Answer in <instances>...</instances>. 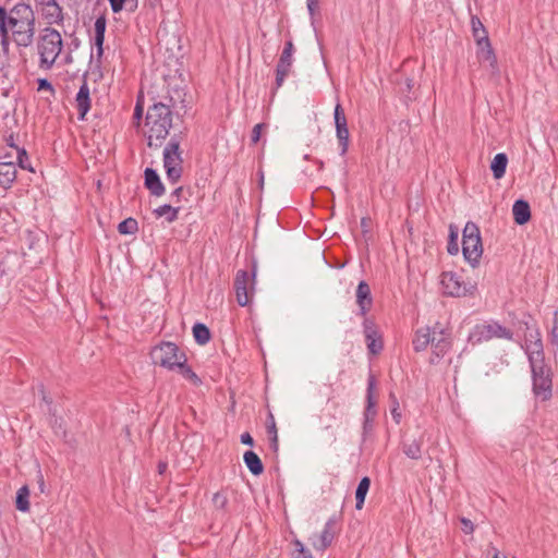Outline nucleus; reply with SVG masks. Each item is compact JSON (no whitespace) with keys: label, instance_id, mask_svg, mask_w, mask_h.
I'll return each instance as SVG.
<instances>
[{"label":"nucleus","instance_id":"f257e3e1","mask_svg":"<svg viewBox=\"0 0 558 558\" xmlns=\"http://www.w3.org/2000/svg\"><path fill=\"white\" fill-rule=\"evenodd\" d=\"M20 47L32 45L35 35V14L31 5L15 4L10 11L0 7V35L3 50L9 49L10 36Z\"/></svg>","mask_w":558,"mask_h":558},{"label":"nucleus","instance_id":"f03ea898","mask_svg":"<svg viewBox=\"0 0 558 558\" xmlns=\"http://www.w3.org/2000/svg\"><path fill=\"white\" fill-rule=\"evenodd\" d=\"M172 126V111L168 105L156 102L147 110L144 135L149 147H160Z\"/></svg>","mask_w":558,"mask_h":558},{"label":"nucleus","instance_id":"7ed1b4c3","mask_svg":"<svg viewBox=\"0 0 558 558\" xmlns=\"http://www.w3.org/2000/svg\"><path fill=\"white\" fill-rule=\"evenodd\" d=\"M62 47L61 34L54 28L46 27L37 40L39 68L41 70H50L61 53Z\"/></svg>","mask_w":558,"mask_h":558},{"label":"nucleus","instance_id":"20e7f679","mask_svg":"<svg viewBox=\"0 0 558 558\" xmlns=\"http://www.w3.org/2000/svg\"><path fill=\"white\" fill-rule=\"evenodd\" d=\"M153 363L160 365L169 371H175L179 362L187 361V357L180 348L173 342H161L153 348L150 352Z\"/></svg>","mask_w":558,"mask_h":558},{"label":"nucleus","instance_id":"39448f33","mask_svg":"<svg viewBox=\"0 0 558 558\" xmlns=\"http://www.w3.org/2000/svg\"><path fill=\"white\" fill-rule=\"evenodd\" d=\"M462 252L465 259L475 266L483 253L481 233L474 222H468L463 229Z\"/></svg>","mask_w":558,"mask_h":558},{"label":"nucleus","instance_id":"423d86ee","mask_svg":"<svg viewBox=\"0 0 558 558\" xmlns=\"http://www.w3.org/2000/svg\"><path fill=\"white\" fill-rule=\"evenodd\" d=\"M473 36L480 47L478 59L482 62H487L493 69L496 68V56L490 46L487 32L477 16L471 19Z\"/></svg>","mask_w":558,"mask_h":558},{"label":"nucleus","instance_id":"0eeeda50","mask_svg":"<svg viewBox=\"0 0 558 558\" xmlns=\"http://www.w3.org/2000/svg\"><path fill=\"white\" fill-rule=\"evenodd\" d=\"M182 161L180 143L172 138L163 150V166L167 178L172 183H177L182 175Z\"/></svg>","mask_w":558,"mask_h":558},{"label":"nucleus","instance_id":"6e6552de","mask_svg":"<svg viewBox=\"0 0 558 558\" xmlns=\"http://www.w3.org/2000/svg\"><path fill=\"white\" fill-rule=\"evenodd\" d=\"M511 337L512 332L499 324L484 323L475 326L473 331L469 335V341L472 344H478L494 338L511 339Z\"/></svg>","mask_w":558,"mask_h":558},{"label":"nucleus","instance_id":"1a4fd4ad","mask_svg":"<svg viewBox=\"0 0 558 558\" xmlns=\"http://www.w3.org/2000/svg\"><path fill=\"white\" fill-rule=\"evenodd\" d=\"M444 293L453 296V298H462L469 294H473L475 290V286L471 283H465L460 279L454 272L446 271L441 274L440 280Z\"/></svg>","mask_w":558,"mask_h":558},{"label":"nucleus","instance_id":"9d476101","mask_svg":"<svg viewBox=\"0 0 558 558\" xmlns=\"http://www.w3.org/2000/svg\"><path fill=\"white\" fill-rule=\"evenodd\" d=\"M533 376L534 393L542 400H548L551 397V374L545 364L531 366Z\"/></svg>","mask_w":558,"mask_h":558},{"label":"nucleus","instance_id":"9b49d317","mask_svg":"<svg viewBox=\"0 0 558 558\" xmlns=\"http://www.w3.org/2000/svg\"><path fill=\"white\" fill-rule=\"evenodd\" d=\"M254 275L251 276L246 270H239L234 278V290L236 302L240 306L250 304L254 294Z\"/></svg>","mask_w":558,"mask_h":558},{"label":"nucleus","instance_id":"f8f14e48","mask_svg":"<svg viewBox=\"0 0 558 558\" xmlns=\"http://www.w3.org/2000/svg\"><path fill=\"white\" fill-rule=\"evenodd\" d=\"M430 345V364H437L451 348L450 333L444 330L442 328H438V324L434 327V339Z\"/></svg>","mask_w":558,"mask_h":558},{"label":"nucleus","instance_id":"ddd939ff","mask_svg":"<svg viewBox=\"0 0 558 558\" xmlns=\"http://www.w3.org/2000/svg\"><path fill=\"white\" fill-rule=\"evenodd\" d=\"M525 351L531 366L544 364L543 343L537 330H531L525 335Z\"/></svg>","mask_w":558,"mask_h":558},{"label":"nucleus","instance_id":"4468645a","mask_svg":"<svg viewBox=\"0 0 558 558\" xmlns=\"http://www.w3.org/2000/svg\"><path fill=\"white\" fill-rule=\"evenodd\" d=\"M363 326L368 351L372 354L379 353L383 349V341L377 331L376 325L371 319H365Z\"/></svg>","mask_w":558,"mask_h":558},{"label":"nucleus","instance_id":"2eb2a0df","mask_svg":"<svg viewBox=\"0 0 558 558\" xmlns=\"http://www.w3.org/2000/svg\"><path fill=\"white\" fill-rule=\"evenodd\" d=\"M333 524L335 522L332 520H329L325 524L323 532L318 535H314L311 538L312 545L315 549L325 550L327 547L331 545L335 537Z\"/></svg>","mask_w":558,"mask_h":558},{"label":"nucleus","instance_id":"dca6fc26","mask_svg":"<svg viewBox=\"0 0 558 558\" xmlns=\"http://www.w3.org/2000/svg\"><path fill=\"white\" fill-rule=\"evenodd\" d=\"M356 304L360 307L361 315L365 316L366 313L371 310L373 304V298L371 293V288L367 282L361 281L356 289Z\"/></svg>","mask_w":558,"mask_h":558},{"label":"nucleus","instance_id":"f3484780","mask_svg":"<svg viewBox=\"0 0 558 558\" xmlns=\"http://www.w3.org/2000/svg\"><path fill=\"white\" fill-rule=\"evenodd\" d=\"M75 102L78 111V119L84 120L86 113L90 109L89 87L86 81L81 85L80 90L76 94Z\"/></svg>","mask_w":558,"mask_h":558},{"label":"nucleus","instance_id":"a211bd4d","mask_svg":"<svg viewBox=\"0 0 558 558\" xmlns=\"http://www.w3.org/2000/svg\"><path fill=\"white\" fill-rule=\"evenodd\" d=\"M145 186L155 196H161L165 193V186L161 183L159 175L150 168L145 170Z\"/></svg>","mask_w":558,"mask_h":558},{"label":"nucleus","instance_id":"6ab92c4d","mask_svg":"<svg viewBox=\"0 0 558 558\" xmlns=\"http://www.w3.org/2000/svg\"><path fill=\"white\" fill-rule=\"evenodd\" d=\"M16 179V167L14 162L5 161L0 162V186L3 189L11 187Z\"/></svg>","mask_w":558,"mask_h":558},{"label":"nucleus","instance_id":"aec40b11","mask_svg":"<svg viewBox=\"0 0 558 558\" xmlns=\"http://www.w3.org/2000/svg\"><path fill=\"white\" fill-rule=\"evenodd\" d=\"M513 219L518 225L526 223L531 218L530 205L526 201L518 199L512 206Z\"/></svg>","mask_w":558,"mask_h":558},{"label":"nucleus","instance_id":"412c9836","mask_svg":"<svg viewBox=\"0 0 558 558\" xmlns=\"http://www.w3.org/2000/svg\"><path fill=\"white\" fill-rule=\"evenodd\" d=\"M433 339H434V329L430 330L428 327L418 329L413 339L414 350L416 352L426 350L428 344H432Z\"/></svg>","mask_w":558,"mask_h":558},{"label":"nucleus","instance_id":"4be33fe9","mask_svg":"<svg viewBox=\"0 0 558 558\" xmlns=\"http://www.w3.org/2000/svg\"><path fill=\"white\" fill-rule=\"evenodd\" d=\"M43 14L49 24H58L63 20L62 8L56 0H51L50 4L43 8Z\"/></svg>","mask_w":558,"mask_h":558},{"label":"nucleus","instance_id":"5701e85b","mask_svg":"<svg viewBox=\"0 0 558 558\" xmlns=\"http://www.w3.org/2000/svg\"><path fill=\"white\" fill-rule=\"evenodd\" d=\"M243 460L253 475H260L264 472L263 462L254 451H245Z\"/></svg>","mask_w":558,"mask_h":558},{"label":"nucleus","instance_id":"b1692460","mask_svg":"<svg viewBox=\"0 0 558 558\" xmlns=\"http://www.w3.org/2000/svg\"><path fill=\"white\" fill-rule=\"evenodd\" d=\"M403 453L414 460L422 457V440L421 439H405L402 444Z\"/></svg>","mask_w":558,"mask_h":558},{"label":"nucleus","instance_id":"393cba45","mask_svg":"<svg viewBox=\"0 0 558 558\" xmlns=\"http://www.w3.org/2000/svg\"><path fill=\"white\" fill-rule=\"evenodd\" d=\"M508 165V157L504 153L497 154L490 165V169L493 171L495 179H501L506 173V168Z\"/></svg>","mask_w":558,"mask_h":558},{"label":"nucleus","instance_id":"a878e982","mask_svg":"<svg viewBox=\"0 0 558 558\" xmlns=\"http://www.w3.org/2000/svg\"><path fill=\"white\" fill-rule=\"evenodd\" d=\"M374 389H375V377L373 375L368 378V385H367V407L365 410V420L368 421L369 418L374 417L376 414V411L374 410L375 407V399H374Z\"/></svg>","mask_w":558,"mask_h":558},{"label":"nucleus","instance_id":"bb28decb","mask_svg":"<svg viewBox=\"0 0 558 558\" xmlns=\"http://www.w3.org/2000/svg\"><path fill=\"white\" fill-rule=\"evenodd\" d=\"M369 486H371L369 477L365 476L360 481L357 488L355 490V500H356L355 508L357 510H361L363 508L365 497L367 495Z\"/></svg>","mask_w":558,"mask_h":558},{"label":"nucleus","instance_id":"cd10ccee","mask_svg":"<svg viewBox=\"0 0 558 558\" xmlns=\"http://www.w3.org/2000/svg\"><path fill=\"white\" fill-rule=\"evenodd\" d=\"M180 207H172L171 205H162L154 210L156 217H166L168 222H173L178 219Z\"/></svg>","mask_w":558,"mask_h":558},{"label":"nucleus","instance_id":"c85d7f7f","mask_svg":"<svg viewBox=\"0 0 558 558\" xmlns=\"http://www.w3.org/2000/svg\"><path fill=\"white\" fill-rule=\"evenodd\" d=\"M187 361L179 362L175 365V369L189 381H191L194 386H199L202 384L201 378L192 371V368L186 364Z\"/></svg>","mask_w":558,"mask_h":558},{"label":"nucleus","instance_id":"c756f323","mask_svg":"<svg viewBox=\"0 0 558 558\" xmlns=\"http://www.w3.org/2000/svg\"><path fill=\"white\" fill-rule=\"evenodd\" d=\"M337 138L341 147V155H345L349 147V129L348 123L336 125Z\"/></svg>","mask_w":558,"mask_h":558},{"label":"nucleus","instance_id":"7c9ffc66","mask_svg":"<svg viewBox=\"0 0 558 558\" xmlns=\"http://www.w3.org/2000/svg\"><path fill=\"white\" fill-rule=\"evenodd\" d=\"M29 489L28 486H22L16 494L15 505L20 511L26 512L29 510Z\"/></svg>","mask_w":558,"mask_h":558},{"label":"nucleus","instance_id":"2f4dec72","mask_svg":"<svg viewBox=\"0 0 558 558\" xmlns=\"http://www.w3.org/2000/svg\"><path fill=\"white\" fill-rule=\"evenodd\" d=\"M193 336L198 344H206L210 340L209 329L201 323L194 325Z\"/></svg>","mask_w":558,"mask_h":558},{"label":"nucleus","instance_id":"473e14b6","mask_svg":"<svg viewBox=\"0 0 558 558\" xmlns=\"http://www.w3.org/2000/svg\"><path fill=\"white\" fill-rule=\"evenodd\" d=\"M118 231L121 234H133L137 231V221L133 218L124 219L119 223Z\"/></svg>","mask_w":558,"mask_h":558},{"label":"nucleus","instance_id":"72a5a7b5","mask_svg":"<svg viewBox=\"0 0 558 558\" xmlns=\"http://www.w3.org/2000/svg\"><path fill=\"white\" fill-rule=\"evenodd\" d=\"M291 68L290 65H282L280 63H277L276 65V88H279L282 86L286 77L290 74L291 72Z\"/></svg>","mask_w":558,"mask_h":558},{"label":"nucleus","instance_id":"f704fd0d","mask_svg":"<svg viewBox=\"0 0 558 558\" xmlns=\"http://www.w3.org/2000/svg\"><path fill=\"white\" fill-rule=\"evenodd\" d=\"M457 240H458V230L454 229L452 226H450V241L448 244V252L451 255L457 254L459 251Z\"/></svg>","mask_w":558,"mask_h":558},{"label":"nucleus","instance_id":"c9c22d12","mask_svg":"<svg viewBox=\"0 0 558 558\" xmlns=\"http://www.w3.org/2000/svg\"><path fill=\"white\" fill-rule=\"evenodd\" d=\"M17 161L19 166L22 169H28L29 171H33V168L31 167L29 159L27 156V153L25 149H17Z\"/></svg>","mask_w":558,"mask_h":558},{"label":"nucleus","instance_id":"e433bc0d","mask_svg":"<svg viewBox=\"0 0 558 558\" xmlns=\"http://www.w3.org/2000/svg\"><path fill=\"white\" fill-rule=\"evenodd\" d=\"M265 123H258L253 128L252 135H251V143L255 145L260 140V135L264 129H266Z\"/></svg>","mask_w":558,"mask_h":558},{"label":"nucleus","instance_id":"4c0bfd02","mask_svg":"<svg viewBox=\"0 0 558 558\" xmlns=\"http://www.w3.org/2000/svg\"><path fill=\"white\" fill-rule=\"evenodd\" d=\"M213 502L216 508L223 509L228 504V498L222 493H216L213 497Z\"/></svg>","mask_w":558,"mask_h":558},{"label":"nucleus","instance_id":"58836bf2","mask_svg":"<svg viewBox=\"0 0 558 558\" xmlns=\"http://www.w3.org/2000/svg\"><path fill=\"white\" fill-rule=\"evenodd\" d=\"M342 123L347 124V118L344 116L341 105L337 104L335 108V124L339 125Z\"/></svg>","mask_w":558,"mask_h":558},{"label":"nucleus","instance_id":"ea45409f","mask_svg":"<svg viewBox=\"0 0 558 558\" xmlns=\"http://www.w3.org/2000/svg\"><path fill=\"white\" fill-rule=\"evenodd\" d=\"M486 558H508L506 555L501 554L494 545H488L486 549Z\"/></svg>","mask_w":558,"mask_h":558},{"label":"nucleus","instance_id":"a19ab883","mask_svg":"<svg viewBox=\"0 0 558 558\" xmlns=\"http://www.w3.org/2000/svg\"><path fill=\"white\" fill-rule=\"evenodd\" d=\"M106 29V20L104 17H98L95 22V34L105 35Z\"/></svg>","mask_w":558,"mask_h":558},{"label":"nucleus","instance_id":"79ce46f5","mask_svg":"<svg viewBox=\"0 0 558 558\" xmlns=\"http://www.w3.org/2000/svg\"><path fill=\"white\" fill-rule=\"evenodd\" d=\"M551 341L558 345V310L555 312V323L551 330Z\"/></svg>","mask_w":558,"mask_h":558},{"label":"nucleus","instance_id":"37998d69","mask_svg":"<svg viewBox=\"0 0 558 558\" xmlns=\"http://www.w3.org/2000/svg\"><path fill=\"white\" fill-rule=\"evenodd\" d=\"M49 90L51 93L54 92L53 86L51 83L46 78H39L38 80V90Z\"/></svg>","mask_w":558,"mask_h":558},{"label":"nucleus","instance_id":"c03bdc74","mask_svg":"<svg viewBox=\"0 0 558 558\" xmlns=\"http://www.w3.org/2000/svg\"><path fill=\"white\" fill-rule=\"evenodd\" d=\"M461 523H462V525H463L462 530H463V532H464V533H466V534H471V533H473V531H474V525H473V523H472V521H471V520H469V519H466V518H462V519H461Z\"/></svg>","mask_w":558,"mask_h":558},{"label":"nucleus","instance_id":"a18cd8bd","mask_svg":"<svg viewBox=\"0 0 558 558\" xmlns=\"http://www.w3.org/2000/svg\"><path fill=\"white\" fill-rule=\"evenodd\" d=\"M126 0H109L110 7L114 13L120 12Z\"/></svg>","mask_w":558,"mask_h":558},{"label":"nucleus","instance_id":"49530a36","mask_svg":"<svg viewBox=\"0 0 558 558\" xmlns=\"http://www.w3.org/2000/svg\"><path fill=\"white\" fill-rule=\"evenodd\" d=\"M267 429H268L269 435H274L275 432H277V427H276V423H275V418H274L272 414H269V416H268Z\"/></svg>","mask_w":558,"mask_h":558},{"label":"nucleus","instance_id":"de8ad7c7","mask_svg":"<svg viewBox=\"0 0 558 558\" xmlns=\"http://www.w3.org/2000/svg\"><path fill=\"white\" fill-rule=\"evenodd\" d=\"M318 3H319V0H307V9L312 16L318 10Z\"/></svg>","mask_w":558,"mask_h":558},{"label":"nucleus","instance_id":"09e8293b","mask_svg":"<svg viewBox=\"0 0 558 558\" xmlns=\"http://www.w3.org/2000/svg\"><path fill=\"white\" fill-rule=\"evenodd\" d=\"M278 63H280L282 65L284 64V65L292 66L293 58H292V56L281 53L280 58L278 60Z\"/></svg>","mask_w":558,"mask_h":558},{"label":"nucleus","instance_id":"8fccbe9b","mask_svg":"<svg viewBox=\"0 0 558 558\" xmlns=\"http://www.w3.org/2000/svg\"><path fill=\"white\" fill-rule=\"evenodd\" d=\"M105 35L95 34V45L98 48V54L102 53V44H104Z\"/></svg>","mask_w":558,"mask_h":558},{"label":"nucleus","instance_id":"3c124183","mask_svg":"<svg viewBox=\"0 0 558 558\" xmlns=\"http://www.w3.org/2000/svg\"><path fill=\"white\" fill-rule=\"evenodd\" d=\"M395 405L393 408L391 409V414L396 421L397 424L400 423V418H401V413L399 412V404L398 402L395 400Z\"/></svg>","mask_w":558,"mask_h":558},{"label":"nucleus","instance_id":"603ef678","mask_svg":"<svg viewBox=\"0 0 558 558\" xmlns=\"http://www.w3.org/2000/svg\"><path fill=\"white\" fill-rule=\"evenodd\" d=\"M293 51H294L293 43L291 40H289L286 43L284 48L281 53L293 56Z\"/></svg>","mask_w":558,"mask_h":558},{"label":"nucleus","instance_id":"864d4df0","mask_svg":"<svg viewBox=\"0 0 558 558\" xmlns=\"http://www.w3.org/2000/svg\"><path fill=\"white\" fill-rule=\"evenodd\" d=\"M241 441H242V444L248 445V446H253V444H254L253 437L250 435V433H243L241 435Z\"/></svg>","mask_w":558,"mask_h":558},{"label":"nucleus","instance_id":"5fc2aeb1","mask_svg":"<svg viewBox=\"0 0 558 558\" xmlns=\"http://www.w3.org/2000/svg\"><path fill=\"white\" fill-rule=\"evenodd\" d=\"M37 483H38V488L40 490V493H46V484H45V481H44V476L40 472H38V475H37Z\"/></svg>","mask_w":558,"mask_h":558},{"label":"nucleus","instance_id":"6e6d98bb","mask_svg":"<svg viewBox=\"0 0 558 558\" xmlns=\"http://www.w3.org/2000/svg\"><path fill=\"white\" fill-rule=\"evenodd\" d=\"M142 114H143V107L140 105V102L136 104V107H135V110H134V120H136L137 122L142 119Z\"/></svg>","mask_w":558,"mask_h":558},{"label":"nucleus","instance_id":"4d7b16f0","mask_svg":"<svg viewBox=\"0 0 558 558\" xmlns=\"http://www.w3.org/2000/svg\"><path fill=\"white\" fill-rule=\"evenodd\" d=\"M270 437V446L276 451L278 449V435L277 432H275L274 435H269Z\"/></svg>","mask_w":558,"mask_h":558},{"label":"nucleus","instance_id":"13d9d810","mask_svg":"<svg viewBox=\"0 0 558 558\" xmlns=\"http://www.w3.org/2000/svg\"><path fill=\"white\" fill-rule=\"evenodd\" d=\"M371 220L368 218H362L361 220V227L364 233H366L369 229Z\"/></svg>","mask_w":558,"mask_h":558},{"label":"nucleus","instance_id":"bf43d9fd","mask_svg":"<svg viewBox=\"0 0 558 558\" xmlns=\"http://www.w3.org/2000/svg\"><path fill=\"white\" fill-rule=\"evenodd\" d=\"M182 192H183V187H182V186H179V187H177V189L172 192L171 196H172V197H177V198L179 199V197H180V195H181V193H182Z\"/></svg>","mask_w":558,"mask_h":558},{"label":"nucleus","instance_id":"052dcab7","mask_svg":"<svg viewBox=\"0 0 558 558\" xmlns=\"http://www.w3.org/2000/svg\"><path fill=\"white\" fill-rule=\"evenodd\" d=\"M166 469H167V463L166 462H159L158 463V472H159V474L165 473Z\"/></svg>","mask_w":558,"mask_h":558},{"label":"nucleus","instance_id":"680f3d73","mask_svg":"<svg viewBox=\"0 0 558 558\" xmlns=\"http://www.w3.org/2000/svg\"><path fill=\"white\" fill-rule=\"evenodd\" d=\"M405 85H407L408 92H410L413 88V86H414L413 80L412 78H405Z\"/></svg>","mask_w":558,"mask_h":558},{"label":"nucleus","instance_id":"e2e57ef3","mask_svg":"<svg viewBox=\"0 0 558 558\" xmlns=\"http://www.w3.org/2000/svg\"><path fill=\"white\" fill-rule=\"evenodd\" d=\"M300 554L303 556V558H312L310 551L305 547H303V550H301Z\"/></svg>","mask_w":558,"mask_h":558},{"label":"nucleus","instance_id":"0e129e2a","mask_svg":"<svg viewBox=\"0 0 558 558\" xmlns=\"http://www.w3.org/2000/svg\"><path fill=\"white\" fill-rule=\"evenodd\" d=\"M295 549L300 553L303 550L304 545L300 541L294 542Z\"/></svg>","mask_w":558,"mask_h":558},{"label":"nucleus","instance_id":"69168bd1","mask_svg":"<svg viewBox=\"0 0 558 558\" xmlns=\"http://www.w3.org/2000/svg\"><path fill=\"white\" fill-rule=\"evenodd\" d=\"M258 174H259V187L263 189L264 187V173H263V171H259Z\"/></svg>","mask_w":558,"mask_h":558},{"label":"nucleus","instance_id":"338daca9","mask_svg":"<svg viewBox=\"0 0 558 558\" xmlns=\"http://www.w3.org/2000/svg\"><path fill=\"white\" fill-rule=\"evenodd\" d=\"M7 143L11 147H15V144L13 142V135H10L9 138H7Z\"/></svg>","mask_w":558,"mask_h":558},{"label":"nucleus","instance_id":"774afa93","mask_svg":"<svg viewBox=\"0 0 558 558\" xmlns=\"http://www.w3.org/2000/svg\"><path fill=\"white\" fill-rule=\"evenodd\" d=\"M50 2H51V0H41L43 8L47 7L48 4H50Z\"/></svg>","mask_w":558,"mask_h":558}]
</instances>
